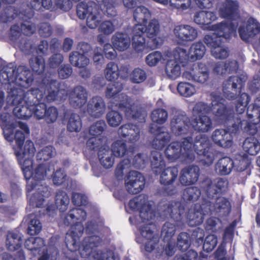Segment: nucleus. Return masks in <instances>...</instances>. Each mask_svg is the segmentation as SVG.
Returning a JSON list of instances; mask_svg holds the SVG:
<instances>
[{"instance_id": "1", "label": "nucleus", "mask_w": 260, "mask_h": 260, "mask_svg": "<svg viewBox=\"0 0 260 260\" xmlns=\"http://www.w3.org/2000/svg\"><path fill=\"white\" fill-rule=\"evenodd\" d=\"M246 80L244 76H232L223 83L224 96L229 100H237L235 103L236 113L224 103H215V119L226 127V129H216L212 135L213 142L219 147H231L233 143L232 135L239 134L241 130L251 136L260 132V99L257 98L247 108L249 121L243 118V114L250 99L247 93L242 92Z\"/></svg>"}, {"instance_id": "2", "label": "nucleus", "mask_w": 260, "mask_h": 260, "mask_svg": "<svg viewBox=\"0 0 260 260\" xmlns=\"http://www.w3.org/2000/svg\"><path fill=\"white\" fill-rule=\"evenodd\" d=\"M5 78L3 83L9 84L8 87L10 100L12 104H25L30 107L40 101L52 102L58 98L64 100L68 97L70 104L74 108H81L87 102V92L80 85L73 89H60V83L51 76L42 78L39 88H31L25 91L34 80L30 70L24 66H20L17 70L13 68H6L3 72Z\"/></svg>"}, {"instance_id": "3", "label": "nucleus", "mask_w": 260, "mask_h": 260, "mask_svg": "<svg viewBox=\"0 0 260 260\" xmlns=\"http://www.w3.org/2000/svg\"><path fill=\"white\" fill-rule=\"evenodd\" d=\"M86 216L85 210L74 208L71 209L64 217V224L71 226L65 239L66 246L71 251V256L68 255L67 257L69 260H79L78 255L80 254L83 258H88L91 255L95 260H116L112 250L106 249L105 251L94 250L102 242V238L99 236L85 237L80 243V240L84 231L82 222L86 219Z\"/></svg>"}, {"instance_id": "4", "label": "nucleus", "mask_w": 260, "mask_h": 260, "mask_svg": "<svg viewBox=\"0 0 260 260\" xmlns=\"http://www.w3.org/2000/svg\"><path fill=\"white\" fill-rule=\"evenodd\" d=\"M210 147L208 138L205 135L199 134L194 139L188 136L183 138L181 142H171L166 148L165 153L167 158L171 161L182 158L187 162L193 161L197 153L202 157L200 163L209 166L214 159L213 153L209 151Z\"/></svg>"}, {"instance_id": "5", "label": "nucleus", "mask_w": 260, "mask_h": 260, "mask_svg": "<svg viewBox=\"0 0 260 260\" xmlns=\"http://www.w3.org/2000/svg\"><path fill=\"white\" fill-rule=\"evenodd\" d=\"M228 181L221 178L213 180L206 179L203 182V190L209 199L215 200V202L204 199L202 201V208L209 215L213 213L228 215L231 211V203L229 199L221 197L223 194L228 187Z\"/></svg>"}, {"instance_id": "6", "label": "nucleus", "mask_w": 260, "mask_h": 260, "mask_svg": "<svg viewBox=\"0 0 260 260\" xmlns=\"http://www.w3.org/2000/svg\"><path fill=\"white\" fill-rule=\"evenodd\" d=\"M237 28V25L225 21L211 26V29L215 32L205 35L203 40L206 45L211 48L212 54L215 58L224 59L229 56V51L221 46L223 39H230L236 33Z\"/></svg>"}, {"instance_id": "7", "label": "nucleus", "mask_w": 260, "mask_h": 260, "mask_svg": "<svg viewBox=\"0 0 260 260\" xmlns=\"http://www.w3.org/2000/svg\"><path fill=\"white\" fill-rule=\"evenodd\" d=\"M123 89L122 84L119 82H114L109 84L106 90V96L108 99L118 98V103L116 106L121 111L124 112L125 116L127 118L145 121V115L143 113V108L136 104L132 99L125 93H119Z\"/></svg>"}, {"instance_id": "8", "label": "nucleus", "mask_w": 260, "mask_h": 260, "mask_svg": "<svg viewBox=\"0 0 260 260\" xmlns=\"http://www.w3.org/2000/svg\"><path fill=\"white\" fill-rule=\"evenodd\" d=\"M160 28L158 21L153 19L147 25L142 24H136L133 29L132 46L136 52L141 53L146 48V39L144 37L146 34L151 42L155 43Z\"/></svg>"}, {"instance_id": "9", "label": "nucleus", "mask_w": 260, "mask_h": 260, "mask_svg": "<svg viewBox=\"0 0 260 260\" xmlns=\"http://www.w3.org/2000/svg\"><path fill=\"white\" fill-rule=\"evenodd\" d=\"M36 152L34 143L27 140L22 151L15 150L19 164L21 166L24 177L26 180L30 179L33 169V157Z\"/></svg>"}, {"instance_id": "10", "label": "nucleus", "mask_w": 260, "mask_h": 260, "mask_svg": "<svg viewBox=\"0 0 260 260\" xmlns=\"http://www.w3.org/2000/svg\"><path fill=\"white\" fill-rule=\"evenodd\" d=\"M146 195L141 194L130 200L129 207L133 211H139L140 217L143 222H151L155 217V212L148 202Z\"/></svg>"}, {"instance_id": "11", "label": "nucleus", "mask_w": 260, "mask_h": 260, "mask_svg": "<svg viewBox=\"0 0 260 260\" xmlns=\"http://www.w3.org/2000/svg\"><path fill=\"white\" fill-rule=\"evenodd\" d=\"M124 185L128 193L136 194L143 190L145 185V179L140 172L131 171L124 178Z\"/></svg>"}, {"instance_id": "12", "label": "nucleus", "mask_w": 260, "mask_h": 260, "mask_svg": "<svg viewBox=\"0 0 260 260\" xmlns=\"http://www.w3.org/2000/svg\"><path fill=\"white\" fill-rule=\"evenodd\" d=\"M190 125V120L186 114L176 113L170 120V132L175 136L185 135L188 132Z\"/></svg>"}, {"instance_id": "13", "label": "nucleus", "mask_w": 260, "mask_h": 260, "mask_svg": "<svg viewBox=\"0 0 260 260\" xmlns=\"http://www.w3.org/2000/svg\"><path fill=\"white\" fill-rule=\"evenodd\" d=\"M218 14L221 18L230 20L235 25L238 26V23L235 24L233 21H238L241 18L239 13V4L238 1L234 0H225L218 9ZM226 22V21H225ZM227 22V21H226Z\"/></svg>"}, {"instance_id": "14", "label": "nucleus", "mask_w": 260, "mask_h": 260, "mask_svg": "<svg viewBox=\"0 0 260 260\" xmlns=\"http://www.w3.org/2000/svg\"><path fill=\"white\" fill-rule=\"evenodd\" d=\"M182 77L192 82L203 84L209 78V71L205 63L199 62L190 70L184 71Z\"/></svg>"}, {"instance_id": "15", "label": "nucleus", "mask_w": 260, "mask_h": 260, "mask_svg": "<svg viewBox=\"0 0 260 260\" xmlns=\"http://www.w3.org/2000/svg\"><path fill=\"white\" fill-rule=\"evenodd\" d=\"M238 32L241 40L245 42H249L260 32V23L252 17H249L246 25H241L238 28Z\"/></svg>"}, {"instance_id": "16", "label": "nucleus", "mask_w": 260, "mask_h": 260, "mask_svg": "<svg viewBox=\"0 0 260 260\" xmlns=\"http://www.w3.org/2000/svg\"><path fill=\"white\" fill-rule=\"evenodd\" d=\"M155 225L149 222L140 228V232L143 237L148 240L144 245L145 250L148 252H152L155 248L159 241L158 236L154 233Z\"/></svg>"}, {"instance_id": "17", "label": "nucleus", "mask_w": 260, "mask_h": 260, "mask_svg": "<svg viewBox=\"0 0 260 260\" xmlns=\"http://www.w3.org/2000/svg\"><path fill=\"white\" fill-rule=\"evenodd\" d=\"M174 33L179 43L193 41L198 36L197 29L189 25L176 26Z\"/></svg>"}, {"instance_id": "18", "label": "nucleus", "mask_w": 260, "mask_h": 260, "mask_svg": "<svg viewBox=\"0 0 260 260\" xmlns=\"http://www.w3.org/2000/svg\"><path fill=\"white\" fill-rule=\"evenodd\" d=\"M209 215L205 212L201 204H196L189 209L186 218L188 224L190 226H196L201 225L204 221V216Z\"/></svg>"}, {"instance_id": "19", "label": "nucleus", "mask_w": 260, "mask_h": 260, "mask_svg": "<svg viewBox=\"0 0 260 260\" xmlns=\"http://www.w3.org/2000/svg\"><path fill=\"white\" fill-rule=\"evenodd\" d=\"M199 175L200 170L198 166H188L181 170L179 176V181L183 185L193 184L198 181Z\"/></svg>"}, {"instance_id": "20", "label": "nucleus", "mask_w": 260, "mask_h": 260, "mask_svg": "<svg viewBox=\"0 0 260 260\" xmlns=\"http://www.w3.org/2000/svg\"><path fill=\"white\" fill-rule=\"evenodd\" d=\"M105 104L103 99L99 96L92 97L87 105V112L94 118H99L104 114Z\"/></svg>"}, {"instance_id": "21", "label": "nucleus", "mask_w": 260, "mask_h": 260, "mask_svg": "<svg viewBox=\"0 0 260 260\" xmlns=\"http://www.w3.org/2000/svg\"><path fill=\"white\" fill-rule=\"evenodd\" d=\"M167 206V208L164 210L166 215H169L175 222L182 220L185 207L181 202L172 201L168 204Z\"/></svg>"}, {"instance_id": "22", "label": "nucleus", "mask_w": 260, "mask_h": 260, "mask_svg": "<svg viewBox=\"0 0 260 260\" xmlns=\"http://www.w3.org/2000/svg\"><path fill=\"white\" fill-rule=\"evenodd\" d=\"M30 179L27 181L26 190L27 192L32 191L38 185V181L43 180L46 176V168L44 164H39L34 171L32 170Z\"/></svg>"}, {"instance_id": "23", "label": "nucleus", "mask_w": 260, "mask_h": 260, "mask_svg": "<svg viewBox=\"0 0 260 260\" xmlns=\"http://www.w3.org/2000/svg\"><path fill=\"white\" fill-rule=\"evenodd\" d=\"M190 124L194 131L207 133L212 128V121L210 117L206 115L197 116L190 121Z\"/></svg>"}, {"instance_id": "24", "label": "nucleus", "mask_w": 260, "mask_h": 260, "mask_svg": "<svg viewBox=\"0 0 260 260\" xmlns=\"http://www.w3.org/2000/svg\"><path fill=\"white\" fill-rule=\"evenodd\" d=\"M112 153L116 157H122L125 155L131 159L135 154L136 148L131 146L127 148L126 143L121 140H117L112 145Z\"/></svg>"}, {"instance_id": "25", "label": "nucleus", "mask_w": 260, "mask_h": 260, "mask_svg": "<svg viewBox=\"0 0 260 260\" xmlns=\"http://www.w3.org/2000/svg\"><path fill=\"white\" fill-rule=\"evenodd\" d=\"M217 19L215 12L201 11L197 12L194 16V21L203 29L208 28V26Z\"/></svg>"}, {"instance_id": "26", "label": "nucleus", "mask_w": 260, "mask_h": 260, "mask_svg": "<svg viewBox=\"0 0 260 260\" xmlns=\"http://www.w3.org/2000/svg\"><path fill=\"white\" fill-rule=\"evenodd\" d=\"M238 62L236 60H227L216 62L213 68V73L217 75L224 76L236 71Z\"/></svg>"}, {"instance_id": "27", "label": "nucleus", "mask_w": 260, "mask_h": 260, "mask_svg": "<svg viewBox=\"0 0 260 260\" xmlns=\"http://www.w3.org/2000/svg\"><path fill=\"white\" fill-rule=\"evenodd\" d=\"M113 46L119 51L126 50L130 46L131 40L127 34L123 32H116L112 38Z\"/></svg>"}, {"instance_id": "28", "label": "nucleus", "mask_w": 260, "mask_h": 260, "mask_svg": "<svg viewBox=\"0 0 260 260\" xmlns=\"http://www.w3.org/2000/svg\"><path fill=\"white\" fill-rule=\"evenodd\" d=\"M213 98L214 99L212 100L211 103L212 106H210L203 102H199L197 103L193 109L194 113L199 114V115L204 114H208L211 111H213V113L214 114V107L216 105L215 103H223L222 101H223L224 100L222 98H220L219 96L217 95L213 96Z\"/></svg>"}, {"instance_id": "29", "label": "nucleus", "mask_w": 260, "mask_h": 260, "mask_svg": "<svg viewBox=\"0 0 260 260\" xmlns=\"http://www.w3.org/2000/svg\"><path fill=\"white\" fill-rule=\"evenodd\" d=\"M160 183L164 185H169L174 183L178 176V170L177 167H170L160 172Z\"/></svg>"}, {"instance_id": "30", "label": "nucleus", "mask_w": 260, "mask_h": 260, "mask_svg": "<svg viewBox=\"0 0 260 260\" xmlns=\"http://www.w3.org/2000/svg\"><path fill=\"white\" fill-rule=\"evenodd\" d=\"M37 190V191L31 197L30 200L33 205L40 208L44 204L45 198H48L50 196V192L46 186H41V188L39 187Z\"/></svg>"}, {"instance_id": "31", "label": "nucleus", "mask_w": 260, "mask_h": 260, "mask_svg": "<svg viewBox=\"0 0 260 260\" xmlns=\"http://www.w3.org/2000/svg\"><path fill=\"white\" fill-rule=\"evenodd\" d=\"M234 167V161L229 157L220 158L215 165V170L221 175L229 174Z\"/></svg>"}, {"instance_id": "32", "label": "nucleus", "mask_w": 260, "mask_h": 260, "mask_svg": "<svg viewBox=\"0 0 260 260\" xmlns=\"http://www.w3.org/2000/svg\"><path fill=\"white\" fill-rule=\"evenodd\" d=\"M251 160L247 154L244 153L242 155H239L237 156L234 162V166L239 172H246V175L250 174V166Z\"/></svg>"}, {"instance_id": "33", "label": "nucleus", "mask_w": 260, "mask_h": 260, "mask_svg": "<svg viewBox=\"0 0 260 260\" xmlns=\"http://www.w3.org/2000/svg\"><path fill=\"white\" fill-rule=\"evenodd\" d=\"M151 166L155 175L160 173L165 167V161L161 154L157 151H152L151 154Z\"/></svg>"}, {"instance_id": "34", "label": "nucleus", "mask_w": 260, "mask_h": 260, "mask_svg": "<svg viewBox=\"0 0 260 260\" xmlns=\"http://www.w3.org/2000/svg\"><path fill=\"white\" fill-rule=\"evenodd\" d=\"M165 72L168 78L175 80L181 75V66L177 60H169L166 64Z\"/></svg>"}, {"instance_id": "35", "label": "nucleus", "mask_w": 260, "mask_h": 260, "mask_svg": "<svg viewBox=\"0 0 260 260\" xmlns=\"http://www.w3.org/2000/svg\"><path fill=\"white\" fill-rule=\"evenodd\" d=\"M15 106L13 113L17 118L27 119L32 115V107L25 104H13Z\"/></svg>"}, {"instance_id": "36", "label": "nucleus", "mask_w": 260, "mask_h": 260, "mask_svg": "<svg viewBox=\"0 0 260 260\" xmlns=\"http://www.w3.org/2000/svg\"><path fill=\"white\" fill-rule=\"evenodd\" d=\"M71 64L79 68H85L89 63V59L85 55L78 51H72L69 55Z\"/></svg>"}, {"instance_id": "37", "label": "nucleus", "mask_w": 260, "mask_h": 260, "mask_svg": "<svg viewBox=\"0 0 260 260\" xmlns=\"http://www.w3.org/2000/svg\"><path fill=\"white\" fill-rule=\"evenodd\" d=\"M98 5L108 17H114L117 15L116 0H96Z\"/></svg>"}, {"instance_id": "38", "label": "nucleus", "mask_w": 260, "mask_h": 260, "mask_svg": "<svg viewBox=\"0 0 260 260\" xmlns=\"http://www.w3.org/2000/svg\"><path fill=\"white\" fill-rule=\"evenodd\" d=\"M244 151L250 155H256L260 150V143L255 138H247L243 143Z\"/></svg>"}, {"instance_id": "39", "label": "nucleus", "mask_w": 260, "mask_h": 260, "mask_svg": "<svg viewBox=\"0 0 260 260\" xmlns=\"http://www.w3.org/2000/svg\"><path fill=\"white\" fill-rule=\"evenodd\" d=\"M201 191L197 186H190L185 188L182 194V198L186 203H193L200 197Z\"/></svg>"}, {"instance_id": "40", "label": "nucleus", "mask_w": 260, "mask_h": 260, "mask_svg": "<svg viewBox=\"0 0 260 260\" xmlns=\"http://www.w3.org/2000/svg\"><path fill=\"white\" fill-rule=\"evenodd\" d=\"M98 157L101 164L106 169L112 167L114 164V158L109 148H101L98 151Z\"/></svg>"}, {"instance_id": "41", "label": "nucleus", "mask_w": 260, "mask_h": 260, "mask_svg": "<svg viewBox=\"0 0 260 260\" xmlns=\"http://www.w3.org/2000/svg\"><path fill=\"white\" fill-rule=\"evenodd\" d=\"M29 63L32 72L36 74L42 75L44 73L46 64L42 56L39 55L30 58Z\"/></svg>"}, {"instance_id": "42", "label": "nucleus", "mask_w": 260, "mask_h": 260, "mask_svg": "<svg viewBox=\"0 0 260 260\" xmlns=\"http://www.w3.org/2000/svg\"><path fill=\"white\" fill-rule=\"evenodd\" d=\"M8 114L6 113H3L0 114V124L4 127L3 133L5 139L8 141H11L13 137V131L15 128L14 123L8 124Z\"/></svg>"}, {"instance_id": "43", "label": "nucleus", "mask_w": 260, "mask_h": 260, "mask_svg": "<svg viewBox=\"0 0 260 260\" xmlns=\"http://www.w3.org/2000/svg\"><path fill=\"white\" fill-rule=\"evenodd\" d=\"M70 203V198L67 192L62 190H58L55 195V204L61 212L66 211Z\"/></svg>"}, {"instance_id": "44", "label": "nucleus", "mask_w": 260, "mask_h": 260, "mask_svg": "<svg viewBox=\"0 0 260 260\" xmlns=\"http://www.w3.org/2000/svg\"><path fill=\"white\" fill-rule=\"evenodd\" d=\"M133 16L137 24H145L150 17L151 13L145 7L139 6L135 9Z\"/></svg>"}, {"instance_id": "45", "label": "nucleus", "mask_w": 260, "mask_h": 260, "mask_svg": "<svg viewBox=\"0 0 260 260\" xmlns=\"http://www.w3.org/2000/svg\"><path fill=\"white\" fill-rule=\"evenodd\" d=\"M205 52V46L202 42L192 44L189 51L190 59L193 61L200 59L204 55Z\"/></svg>"}, {"instance_id": "46", "label": "nucleus", "mask_w": 260, "mask_h": 260, "mask_svg": "<svg viewBox=\"0 0 260 260\" xmlns=\"http://www.w3.org/2000/svg\"><path fill=\"white\" fill-rule=\"evenodd\" d=\"M82 126L80 116L74 113H71L68 117L67 129L71 132H79Z\"/></svg>"}, {"instance_id": "47", "label": "nucleus", "mask_w": 260, "mask_h": 260, "mask_svg": "<svg viewBox=\"0 0 260 260\" xmlns=\"http://www.w3.org/2000/svg\"><path fill=\"white\" fill-rule=\"evenodd\" d=\"M21 239L17 233L9 232L6 241V244L8 250L15 251L21 246Z\"/></svg>"}, {"instance_id": "48", "label": "nucleus", "mask_w": 260, "mask_h": 260, "mask_svg": "<svg viewBox=\"0 0 260 260\" xmlns=\"http://www.w3.org/2000/svg\"><path fill=\"white\" fill-rule=\"evenodd\" d=\"M170 140V136L168 132L161 133V134L155 136L152 141V145L153 148L162 150Z\"/></svg>"}, {"instance_id": "49", "label": "nucleus", "mask_w": 260, "mask_h": 260, "mask_svg": "<svg viewBox=\"0 0 260 260\" xmlns=\"http://www.w3.org/2000/svg\"><path fill=\"white\" fill-rule=\"evenodd\" d=\"M30 221L28 222L27 233L30 235H38L42 230V225L37 215L30 214L29 215Z\"/></svg>"}, {"instance_id": "50", "label": "nucleus", "mask_w": 260, "mask_h": 260, "mask_svg": "<svg viewBox=\"0 0 260 260\" xmlns=\"http://www.w3.org/2000/svg\"><path fill=\"white\" fill-rule=\"evenodd\" d=\"M150 117L154 123L163 124L168 119V113L165 109L157 108L151 112Z\"/></svg>"}, {"instance_id": "51", "label": "nucleus", "mask_w": 260, "mask_h": 260, "mask_svg": "<svg viewBox=\"0 0 260 260\" xmlns=\"http://www.w3.org/2000/svg\"><path fill=\"white\" fill-rule=\"evenodd\" d=\"M105 77L110 81H115L119 76V69L117 64L110 62L107 64L105 70Z\"/></svg>"}, {"instance_id": "52", "label": "nucleus", "mask_w": 260, "mask_h": 260, "mask_svg": "<svg viewBox=\"0 0 260 260\" xmlns=\"http://www.w3.org/2000/svg\"><path fill=\"white\" fill-rule=\"evenodd\" d=\"M99 15V6L92 11H90V13L86 16V25L89 28L94 29L99 26L101 21Z\"/></svg>"}, {"instance_id": "53", "label": "nucleus", "mask_w": 260, "mask_h": 260, "mask_svg": "<svg viewBox=\"0 0 260 260\" xmlns=\"http://www.w3.org/2000/svg\"><path fill=\"white\" fill-rule=\"evenodd\" d=\"M122 115L118 111L111 110L106 115V120L108 124L111 127L119 126L122 120Z\"/></svg>"}, {"instance_id": "54", "label": "nucleus", "mask_w": 260, "mask_h": 260, "mask_svg": "<svg viewBox=\"0 0 260 260\" xmlns=\"http://www.w3.org/2000/svg\"><path fill=\"white\" fill-rule=\"evenodd\" d=\"M178 93L182 96L189 97L192 95L196 91L194 86L190 83L180 82L178 83L177 88Z\"/></svg>"}, {"instance_id": "55", "label": "nucleus", "mask_w": 260, "mask_h": 260, "mask_svg": "<svg viewBox=\"0 0 260 260\" xmlns=\"http://www.w3.org/2000/svg\"><path fill=\"white\" fill-rule=\"evenodd\" d=\"M147 74L145 70L137 68L130 74V80L133 83L140 84L144 82L147 79Z\"/></svg>"}, {"instance_id": "56", "label": "nucleus", "mask_w": 260, "mask_h": 260, "mask_svg": "<svg viewBox=\"0 0 260 260\" xmlns=\"http://www.w3.org/2000/svg\"><path fill=\"white\" fill-rule=\"evenodd\" d=\"M176 225L170 222H166L163 225L161 236L163 238V240H173L174 236L176 232Z\"/></svg>"}, {"instance_id": "57", "label": "nucleus", "mask_w": 260, "mask_h": 260, "mask_svg": "<svg viewBox=\"0 0 260 260\" xmlns=\"http://www.w3.org/2000/svg\"><path fill=\"white\" fill-rule=\"evenodd\" d=\"M50 102L47 101H40L32 107V114L38 120L42 119L45 116V112L47 109L46 103Z\"/></svg>"}, {"instance_id": "58", "label": "nucleus", "mask_w": 260, "mask_h": 260, "mask_svg": "<svg viewBox=\"0 0 260 260\" xmlns=\"http://www.w3.org/2000/svg\"><path fill=\"white\" fill-rule=\"evenodd\" d=\"M131 159L129 158H126L122 159L118 164L115 170V176L117 179L122 180L123 177V170L125 169H128L131 166Z\"/></svg>"}, {"instance_id": "59", "label": "nucleus", "mask_w": 260, "mask_h": 260, "mask_svg": "<svg viewBox=\"0 0 260 260\" xmlns=\"http://www.w3.org/2000/svg\"><path fill=\"white\" fill-rule=\"evenodd\" d=\"M190 236L186 232L180 233L177 237V246L181 251L186 250L190 246Z\"/></svg>"}, {"instance_id": "60", "label": "nucleus", "mask_w": 260, "mask_h": 260, "mask_svg": "<svg viewBox=\"0 0 260 260\" xmlns=\"http://www.w3.org/2000/svg\"><path fill=\"white\" fill-rule=\"evenodd\" d=\"M106 126L105 121L100 120L92 124L89 127V134L92 136L98 137L104 132Z\"/></svg>"}, {"instance_id": "61", "label": "nucleus", "mask_w": 260, "mask_h": 260, "mask_svg": "<svg viewBox=\"0 0 260 260\" xmlns=\"http://www.w3.org/2000/svg\"><path fill=\"white\" fill-rule=\"evenodd\" d=\"M55 152V149L52 146H47L37 153V159L44 161L48 160L53 157Z\"/></svg>"}, {"instance_id": "62", "label": "nucleus", "mask_w": 260, "mask_h": 260, "mask_svg": "<svg viewBox=\"0 0 260 260\" xmlns=\"http://www.w3.org/2000/svg\"><path fill=\"white\" fill-rule=\"evenodd\" d=\"M217 244V238L215 235H208L205 240L203 248L205 251L209 252L212 251L216 246Z\"/></svg>"}, {"instance_id": "63", "label": "nucleus", "mask_w": 260, "mask_h": 260, "mask_svg": "<svg viewBox=\"0 0 260 260\" xmlns=\"http://www.w3.org/2000/svg\"><path fill=\"white\" fill-rule=\"evenodd\" d=\"M21 18L24 19V22L21 24V29L24 35L30 36L33 35L36 30V27L34 23L27 21L28 18L21 15Z\"/></svg>"}, {"instance_id": "64", "label": "nucleus", "mask_w": 260, "mask_h": 260, "mask_svg": "<svg viewBox=\"0 0 260 260\" xmlns=\"http://www.w3.org/2000/svg\"><path fill=\"white\" fill-rule=\"evenodd\" d=\"M58 116V111L57 109L54 106L48 107L45 112V116H44L43 119L48 124H51L55 122Z\"/></svg>"}]
</instances>
